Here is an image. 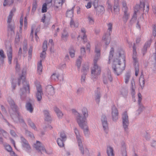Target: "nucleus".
Wrapping results in <instances>:
<instances>
[{
    "label": "nucleus",
    "mask_w": 156,
    "mask_h": 156,
    "mask_svg": "<svg viewBox=\"0 0 156 156\" xmlns=\"http://www.w3.org/2000/svg\"><path fill=\"white\" fill-rule=\"evenodd\" d=\"M114 50L111 48L108 57V64H112L114 73L117 75L121 74L126 68L125 56L124 51L120 49L116 53L113 58Z\"/></svg>",
    "instance_id": "nucleus-1"
},
{
    "label": "nucleus",
    "mask_w": 156,
    "mask_h": 156,
    "mask_svg": "<svg viewBox=\"0 0 156 156\" xmlns=\"http://www.w3.org/2000/svg\"><path fill=\"white\" fill-rule=\"evenodd\" d=\"M72 112L77 116L76 120L77 123L80 127L83 130L85 135L87 136L88 134L89 129L87 120V118L88 116V113L86 108L83 107L82 109V113L83 115L82 117L74 109L72 110Z\"/></svg>",
    "instance_id": "nucleus-2"
},
{
    "label": "nucleus",
    "mask_w": 156,
    "mask_h": 156,
    "mask_svg": "<svg viewBox=\"0 0 156 156\" xmlns=\"http://www.w3.org/2000/svg\"><path fill=\"white\" fill-rule=\"evenodd\" d=\"M101 44L98 43L95 46V55L94 59V65L91 68V76L93 78H96L101 73V69L97 64L98 61L100 58V48Z\"/></svg>",
    "instance_id": "nucleus-3"
},
{
    "label": "nucleus",
    "mask_w": 156,
    "mask_h": 156,
    "mask_svg": "<svg viewBox=\"0 0 156 156\" xmlns=\"http://www.w3.org/2000/svg\"><path fill=\"white\" fill-rule=\"evenodd\" d=\"M27 69L24 68L22 71V74L20 76L18 79V84L20 85L22 82L23 85V88L20 91L22 94L30 93L29 85L26 80L25 77L26 74Z\"/></svg>",
    "instance_id": "nucleus-4"
},
{
    "label": "nucleus",
    "mask_w": 156,
    "mask_h": 156,
    "mask_svg": "<svg viewBox=\"0 0 156 156\" xmlns=\"http://www.w3.org/2000/svg\"><path fill=\"white\" fill-rule=\"evenodd\" d=\"M133 48V65H134L135 70V75L137 76L138 75L139 72V64L137 59L136 48L135 46H134Z\"/></svg>",
    "instance_id": "nucleus-5"
},
{
    "label": "nucleus",
    "mask_w": 156,
    "mask_h": 156,
    "mask_svg": "<svg viewBox=\"0 0 156 156\" xmlns=\"http://www.w3.org/2000/svg\"><path fill=\"white\" fill-rule=\"evenodd\" d=\"M107 26L109 32L107 34L104 35L102 38V41L106 45L108 44L110 41V36L112 32V24L111 23H109L108 24Z\"/></svg>",
    "instance_id": "nucleus-6"
},
{
    "label": "nucleus",
    "mask_w": 156,
    "mask_h": 156,
    "mask_svg": "<svg viewBox=\"0 0 156 156\" xmlns=\"http://www.w3.org/2000/svg\"><path fill=\"white\" fill-rule=\"evenodd\" d=\"M74 132L75 133L77 141L78 143V146L79 147V149L81 151V153L82 154H84V151L83 148V147L82 142L80 139V136L79 132L76 128H75L74 129Z\"/></svg>",
    "instance_id": "nucleus-7"
},
{
    "label": "nucleus",
    "mask_w": 156,
    "mask_h": 156,
    "mask_svg": "<svg viewBox=\"0 0 156 156\" xmlns=\"http://www.w3.org/2000/svg\"><path fill=\"white\" fill-rule=\"evenodd\" d=\"M34 147L41 154L47 153L44 145L39 141H37L36 143L34 144Z\"/></svg>",
    "instance_id": "nucleus-8"
},
{
    "label": "nucleus",
    "mask_w": 156,
    "mask_h": 156,
    "mask_svg": "<svg viewBox=\"0 0 156 156\" xmlns=\"http://www.w3.org/2000/svg\"><path fill=\"white\" fill-rule=\"evenodd\" d=\"M13 16V14L12 12H10L9 15L8 17V19L7 20V23L8 24V30L9 31H10L12 33H14V30L15 28L14 23L11 25V23L12 20V18Z\"/></svg>",
    "instance_id": "nucleus-9"
},
{
    "label": "nucleus",
    "mask_w": 156,
    "mask_h": 156,
    "mask_svg": "<svg viewBox=\"0 0 156 156\" xmlns=\"http://www.w3.org/2000/svg\"><path fill=\"white\" fill-rule=\"evenodd\" d=\"M81 33H82L83 37L82 38V39L83 40L84 44H85L86 46L87 50L88 51L89 53L90 52V44L88 42H87V36L85 35L86 31L84 28H82L81 29Z\"/></svg>",
    "instance_id": "nucleus-10"
},
{
    "label": "nucleus",
    "mask_w": 156,
    "mask_h": 156,
    "mask_svg": "<svg viewBox=\"0 0 156 156\" xmlns=\"http://www.w3.org/2000/svg\"><path fill=\"white\" fill-rule=\"evenodd\" d=\"M123 127L125 130L128 129V126L129 125V121L128 116L126 112H125L122 115V117Z\"/></svg>",
    "instance_id": "nucleus-11"
},
{
    "label": "nucleus",
    "mask_w": 156,
    "mask_h": 156,
    "mask_svg": "<svg viewBox=\"0 0 156 156\" xmlns=\"http://www.w3.org/2000/svg\"><path fill=\"white\" fill-rule=\"evenodd\" d=\"M112 119L114 121L118 119V113L117 109L115 106H113L112 107Z\"/></svg>",
    "instance_id": "nucleus-12"
},
{
    "label": "nucleus",
    "mask_w": 156,
    "mask_h": 156,
    "mask_svg": "<svg viewBox=\"0 0 156 156\" xmlns=\"http://www.w3.org/2000/svg\"><path fill=\"white\" fill-rule=\"evenodd\" d=\"M101 121L104 130L107 133L108 131V127L106 117L104 115L102 116L101 118Z\"/></svg>",
    "instance_id": "nucleus-13"
},
{
    "label": "nucleus",
    "mask_w": 156,
    "mask_h": 156,
    "mask_svg": "<svg viewBox=\"0 0 156 156\" xmlns=\"http://www.w3.org/2000/svg\"><path fill=\"white\" fill-rule=\"evenodd\" d=\"M47 41H44V42L43 45V50L42 52L41 53L40 56V58H42V59L45 58V55L46 54L45 51H46L47 48Z\"/></svg>",
    "instance_id": "nucleus-14"
},
{
    "label": "nucleus",
    "mask_w": 156,
    "mask_h": 156,
    "mask_svg": "<svg viewBox=\"0 0 156 156\" xmlns=\"http://www.w3.org/2000/svg\"><path fill=\"white\" fill-rule=\"evenodd\" d=\"M37 92L36 94V97L37 100L40 101L42 98L41 96V93H42L41 88L40 84H38L37 86Z\"/></svg>",
    "instance_id": "nucleus-15"
},
{
    "label": "nucleus",
    "mask_w": 156,
    "mask_h": 156,
    "mask_svg": "<svg viewBox=\"0 0 156 156\" xmlns=\"http://www.w3.org/2000/svg\"><path fill=\"white\" fill-rule=\"evenodd\" d=\"M9 104H11L12 108V110H9L10 112L11 113H12V111H13L14 114H15L16 115V114H18L17 112V106L14 103V102L13 100H11L10 102H9Z\"/></svg>",
    "instance_id": "nucleus-16"
},
{
    "label": "nucleus",
    "mask_w": 156,
    "mask_h": 156,
    "mask_svg": "<svg viewBox=\"0 0 156 156\" xmlns=\"http://www.w3.org/2000/svg\"><path fill=\"white\" fill-rule=\"evenodd\" d=\"M7 54L8 58V62L9 64H11L12 58V49L11 46L8 48Z\"/></svg>",
    "instance_id": "nucleus-17"
},
{
    "label": "nucleus",
    "mask_w": 156,
    "mask_h": 156,
    "mask_svg": "<svg viewBox=\"0 0 156 156\" xmlns=\"http://www.w3.org/2000/svg\"><path fill=\"white\" fill-rule=\"evenodd\" d=\"M151 42V40H150L145 44L144 48L142 50L143 55L146 53L147 51V48L150 47Z\"/></svg>",
    "instance_id": "nucleus-18"
},
{
    "label": "nucleus",
    "mask_w": 156,
    "mask_h": 156,
    "mask_svg": "<svg viewBox=\"0 0 156 156\" xmlns=\"http://www.w3.org/2000/svg\"><path fill=\"white\" fill-rule=\"evenodd\" d=\"M65 0H55L54 5L56 8L62 6Z\"/></svg>",
    "instance_id": "nucleus-19"
},
{
    "label": "nucleus",
    "mask_w": 156,
    "mask_h": 156,
    "mask_svg": "<svg viewBox=\"0 0 156 156\" xmlns=\"http://www.w3.org/2000/svg\"><path fill=\"white\" fill-rule=\"evenodd\" d=\"M41 59L40 61L38 63L37 67V72L39 74H41L42 72V61L43 60V59H42V58H41Z\"/></svg>",
    "instance_id": "nucleus-20"
},
{
    "label": "nucleus",
    "mask_w": 156,
    "mask_h": 156,
    "mask_svg": "<svg viewBox=\"0 0 156 156\" xmlns=\"http://www.w3.org/2000/svg\"><path fill=\"white\" fill-rule=\"evenodd\" d=\"M21 138L23 146L28 150L30 149V147L27 140L23 137H21Z\"/></svg>",
    "instance_id": "nucleus-21"
},
{
    "label": "nucleus",
    "mask_w": 156,
    "mask_h": 156,
    "mask_svg": "<svg viewBox=\"0 0 156 156\" xmlns=\"http://www.w3.org/2000/svg\"><path fill=\"white\" fill-rule=\"evenodd\" d=\"M88 70L89 67L88 66H87L85 68H84V67H83V69H82V72L83 73H84V75H83L81 76V81L82 82H85V76L84 74V73H86Z\"/></svg>",
    "instance_id": "nucleus-22"
},
{
    "label": "nucleus",
    "mask_w": 156,
    "mask_h": 156,
    "mask_svg": "<svg viewBox=\"0 0 156 156\" xmlns=\"http://www.w3.org/2000/svg\"><path fill=\"white\" fill-rule=\"evenodd\" d=\"M114 10L115 12H119V7L118 0H114Z\"/></svg>",
    "instance_id": "nucleus-23"
},
{
    "label": "nucleus",
    "mask_w": 156,
    "mask_h": 156,
    "mask_svg": "<svg viewBox=\"0 0 156 156\" xmlns=\"http://www.w3.org/2000/svg\"><path fill=\"white\" fill-rule=\"evenodd\" d=\"M127 11L128 10L123 11L124 15L123 17V19L124 22H126L129 17V14Z\"/></svg>",
    "instance_id": "nucleus-24"
},
{
    "label": "nucleus",
    "mask_w": 156,
    "mask_h": 156,
    "mask_svg": "<svg viewBox=\"0 0 156 156\" xmlns=\"http://www.w3.org/2000/svg\"><path fill=\"white\" fill-rule=\"evenodd\" d=\"M107 152L108 156H114L113 149L111 147H107Z\"/></svg>",
    "instance_id": "nucleus-25"
},
{
    "label": "nucleus",
    "mask_w": 156,
    "mask_h": 156,
    "mask_svg": "<svg viewBox=\"0 0 156 156\" xmlns=\"http://www.w3.org/2000/svg\"><path fill=\"white\" fill-rule=\"evenodd\" d=\"M122 154L123 156H127L126 152V145L125 143H123L121 147Z\"/></svg>",
    "instance_id": "nucleus-26"
},
{
    "label": "nucleus",
    "mask_w": 156,
    "mask_h": 156,
    "mask_svg": "<svg viewBox=\"0 0 156 156\" xmlns=\"http://www.w3.org/2000/svg\"><path fill=\"white\" fill-rule=\"evenodd\" d=\"M139 83L142 89L143 88L144 85L145 81L144 79L143 76L141 75L140 76L139 79Z\"/></svg>",
    "instance_id": "nucleus-27"
},
{
    "label": "nucleus",
    "mask_w": 156,
    "mask_h": 156,
    "mask_svg": "<svg viewBox=\"0 0 156 156\" xmlns=\"http://www.w3.org/2000/svg\"><path fill=\"white\" fill-rule=\"evenodd\" d=\"M79 23L78 22H74L72 19L71 20L70 23V27L74 28H76L78 27Z\"/></svg>",
    "instance_id": "nucleus-28"
},
{
    "label": "nucleus",
    "mask_w": 156,
    "mask_h": 156,
    "mask_svg": "<svg viewBox=\"0 0 156 156\" xmlns=\"http://www.w3.org/2000/svg\"><path fill=\"white\" fill-rule=\"evenodd\" d=\"M54 111L55 112L56 114L57 115L58 117L59 118H61L63 116V114L62 112L60 111L56 107L55 108Z\"/></svg>",
    "instance_id": "nucleus-29"
},
{
    "label": "nucleus",
    "mask_w": 156,
    "mask_h": 156,
    "mask_svg": "<svg viewBox=\"0 0 156 156\" xmlns=\"http://www.w3.org/2000/svg\"><path fill=\"white\" fill-rule=\"evenodd\" d=\"M89 23L90 24H93L94 22V19L93 17L91 15H89L87 17Z\"/></svg>",
    "instance_id": "nucleus-30"
},
{
    "label": "nucleus",
    "mask_w": 156,
    "mask_h": 156,
    "mask_svg": "<svg viewBox=\"0 0 156 156\" xmlns=\"http://www.w3.org/2000/svg\"><path fill=\"white\" fill-rule=\"evenodd\" d=\"M13 0H5L3 5L4 6L7 5H10L13 4Z\"/></svg>",
    "instance_id": "nucleus-31"
},
{
    "label": "nucleus",
    "mask_w": 156,
    "mask_h": 156,
    "mask_svg": "<svg viewBox=\"0 0 156 156\" xmlns=\"http://www.w3.org/2000/svg\"><path fill=\"white\" fill-rule=\"evenodd\" d=\"M66 16L68 17L72 18L73 17V10L71 9L67 11L66 13Z\"/></svg>",
    "instance_id": "nucleus-32"
},
{
    "label": "nucleus",
    "mask_w": 156,
    "mask_h": 156,
    "mask_svg": "<svg viewBox=\"0 0 156 156\" xmlns=\"http://www.w3.org/2000/svg\"><path fill=\"white\" fill-rule=\"evenodd\" d=\"M44 113L45 117V120L47 121H50L51 120V118L48 115V112L47 111H44Z\"/></svg>",
    "instance_id": "nucleus-33"
},
{
    "label": "nucleus",
    "mask_w": 156,
    "mask_h": 156,
    "mask_svg": "<svg viewBox=\"0 0 156 156\" xmlns=\"http://www.w3.org/2000/svg\"><path fill=\"white\" fill-rule=\"evenodd\" d=\"M64 141L65 140L62 139L58 138L57 142L58 145L61 147L64 146V144L63 143Z\"/></svg>",
    "instance_id": "nucleus-34"
},
{
    "label": "nucleus",
    "mask_w": 156,
    "mask_h": 156,
    "mask_svg": "<svg viewBox=\"0 0 156 156\" xmlns=\"http://www.w3.org/2000/svg\"><path fill=\"white\" fill-rule=\"evenodd\" d=\"M75 51L74 49L72 48H70L69 49V53L70 56L71 58H73L75 57Z\"/></svg>",
    "instance_id": "nucleus-35"
},
{
    "label": "nucleus",
    "mask_w": 156,
    "mask_h": 156,
    "mask_svg": "<svg viewBox=\"0 0 156 156\" xmlns=\"http://www.w3.org/2000/svg\"><path fill=\"white\" fill-rule=\"evenodd\" d=\"M26 107L27 110L31 112H32L33 109L31 104L30 103H27Z\"/></svg>",
    "instance_id": "nucleus-36"
},
{
    "label": "nucleus",
    "mask_w": 156,
    "mask_h": 156,
    "mask_svg": "<svg viewBox=\"0 0 156 156\" xmlns=\"http://www.w3.org/2000/svg\"><path fill=\"white\" fill-rule=\"evenodd\" d=\"M47 4L46 3H44L42 5L41 9V12L42 13L45 12L47 11Z\"/></svg>",
    "instance_id": "nucleus-37"
},
{
    "label": "nucleus",
    "mask_w": 156,
    "mask_h": 156,
    "mask_svg": "<svg viewBox=\"0 0 156 156\" xmlns=\"http://www.w3.org/2000/svg\"><path fill=\"white\" fill-rule=\"evenodd\" d=\"M130 77V74L129 73H127L125 75V82L126 83H127L129 81Z\"/></svg>",
    "instance_id": "nucleus-38"
},
{
    "label": "nucleus",
    "mask_w": 156,
    "mask_h": 156,
    "mask_svg": "<svg viewBox=\"0 0 156 156\" xmlns=\"http://www.w3.org/2000/svg\"><path fill=\"white\" fill-rule=\"evenodd\" d=\"M131 85L132 86V93L133 95H134L135 94V83L134 82L133 80H132L131 81Z\"/></svg>",
    "instance_id": "nucleus-39"
},
{
    "label": "nucleus",
    "mask_w": 156,
    "mask_h": 156,
    "mask_svg": "<svg viewBox=\"0 0 156 156\" xmlns=\"http://www.w3.org/2000/svg\"><path fill=\"white\" fill-rule=\"evenodd\" d=\"M81 60L82 58L81 57L79 56L76 62V66L79 69L80 68L81 64Z\"/></svg>",
    "instance_id": "nucleus-40"
},
{
    "label": "nucleus",
    "mask_w": 156,
    "mask_h": 156,
    "mask_svg": "<svg viewBox=\"0 0 156 156\" xmlns=\"http://www.w3.org/2000/svg\"><path fill=\"white\" fill-rule=\"evenodd\" d=\"M97 10L100 13L103 12L105 10L104 7L101 5L98 6Z\"/></svg>",
    "instance_id": "nucleus-41"
},
{
    "label": "nucleus",
    "mask_w": 156,
    "mask_h": 156,
    "mask_svg": "<svg viewBox=\"0 0 156 156\" xmlns=\"http://www.w3.org/2000/svg\"><path fill=\"white\" fill-rule=\"evenodd\" d=\"M23 15H22L21 16V17L20 18V31L21 32L22 30V27L23 25Z\"/></svg>",
    "instance_id": "nucleus-42"
},
{
    "label": "nucleus",
    "mask_w": 156,
    "mask_h": 156,
    "mask_svg": "<svg viewBox=\"0 0 156 156\" xmlns=\"http://www.w3.org/2000/svg\"><path fill=\"white\" fill-rule=\"evenodd\" d=\"M68 33L65 31H64V33L62 34V38L63 40H66L68 37Z\"/></svg>",
    "instance_id": "nucleus-43"
},
{
    "label": "nucleus",
    "mask_w": 156,
    "mask_h": 156,
    "mask_svg": "<svg viewBox=\"0 0 156 156\" xmlns=\"http://www.w3.org/2000/svg\"><path fill=\"white\" fill-rule=\"evenodd\" d=\"M1 133L2 134L3 136L5 138H7L9 136V134L4 130L1 129L0 130Z\"/></svg>",
    "instance_id": "nucleus-44"
},
{
    "label": "nucleus",
    "mask_w": 156,
    "mask_h": 156,
    "mask_svg": "<svg viewBox=\"0 0 156 156\" xmlns=\"http://www.w3.org/2000/svg\"><path fill=\"white\" fill-rule=\"evenodd\" d=\"M28 122L29 125L31 127V128L34 129H35L36 127L34 124L30 120H28Z\"/></svg>",
    "instance_id": "nucleus-45"
},
{
    "label": "nucleus",
    "mask_w": 156,
    "mask_h": 156,
    "mask_svg": "<svg viewBox=\"0 0 156 156\" xmlns=\"http://www.w3.org/2000/svg\"><path fill=\"white\" fill-rule=\"evenodd\" d=\"M58 75L56 73H53L51 76V78L52 80H55L58 79Z\"/></svg>",
    "instance_id": "nucleus-46"
},
{
    "label": "nucleus",
    "mask_w": 156,
    "mask_h": 156,
    "mask_svg": "<svg viewBox=\"0 0 156 156\" xmlns=\"http://www.w3.org/2000/svg\"><path fill=\"white\" fill-rule=\"evenodd\" d=\"M98 0H94L92 3L95 9H96L98 6Z\"/></svg>",
    "instance_id": "nucleus-47"
},
{
    "label": "nucleus",
    "mask_w": 156,
    "mask_h": 156,
    "mask_svg": "<svg viewBox=\"0 0 156 156\" xmlns=\"http://www.w3.org/2000/svg\"><path fill=\"white\" fill-rule=\"evenodd\" d=\"M60 136L62 140H66V137L64 132H62L60 134Z\"/></svg>",
    "instance_id": "nucleus-48"
},
{
    "label": "nucleus",
    "mask_w": 156,
    "mask_h": 156,
    "mask_svg": "<svg viewBox=\"0 0 156 156\" xmlns=\"http://www.w3.org/2000/svg\"><path fill=\"white\" fill-rule=\"evenodd\" d=\"M4 147L5 149L8 151L10 152L11 151L12 148L10 145L8 144H6L5 145Z\"/></svg>",
    "instance_id": "nucleus-49"
},
{
    "label": "nucleus",
    "mask_w": 156,
    "mask_h": 156,
    "mask_svg": "<svg viewBox=\"0 0 156 156\" xmlns=\"http://www.w3.org/2000/svg\"><path fill=\"white\" fill-rule=\"evenodd\" d=\"M0 56L2 58V61H3V59L5 58V56L4 54L3 51L2 50H0Z\"/></svg>",
    "instance_id": "nucleus-50"
},
{
    "label": "nucleus",
    "mask_w": 156,
    "mask_h": 156,
    "mask_svg": "<svg viewBox=\"0 0 156 156\" xmlns=\"http://www.w3.org/2000/svg\"><path fill=\"white\" fill-rule=\"evenodd\" d=\"M37 7V4L36 2L34 3L33 5V7L32 8V11L33 12H34Z\"/></svg>",
    "instance_id": "nucleus-51"
},
{
    "label": "nucleus",
    "mask_w": 156,
    "mask_h": 156,
    "mask_svg": "<svg viewBox=\"0 0 156 156\" xmlns=\"http://www.w3.org/2000/svg\"><path fill=\"white\" fill-rule=\"evenodd\" d=\"M122 6H123V11L128 10V8L126 6V4L125 2H123L122 3Z\"/></svg>",
    "instance_id": "nucleus-52"
},
{
    "label": "nucleus",
    "mask_w": 156,
    "mask_h": 156,
    "mask_svg": "<svg viewBox=\"0 0 156 156\" xmlns=\"http://www.w3.org/2000/svg\"><path fill=\"white\" fill-rule=\"evenodd\" d=\"M92 3L90 2H88L86 5H85V7L87 9L90 8L91 7Z\"/></svg>",
    "instance_id": "nucleus-53"
},
{
    "label": "nucleus",
    "mask_w": 156,
    "mask_h": 156,
    "mask_svg": "<svg viewBox=\"0 0 156 156\" xmlns=\"http://www.w3.org/2000/svg\"><path fill=\"white\" fill-rule=\"evenodd\" d=\"M138 102L139 104L140 105V104L141 101L142 100V96L141 94L140 93H139L138 94Z\"/></svg>",
    "instance_id": "nucleus-54"
},
{
    "label": "nucleus",
    "mask_w": 156,
    "mask_h": 156,
    "mask_svg": "<svg viewBox=\"0 0 156 156\" xmlns=\"http://www.w3.org/2000/svg\"><path fill=\"white\" fill-rule=\"evenodd\" d=\"M80 51L81 55H84L85 53V48L83 47L81 48H80Z\"/></svg>",
    "instance_id": "nucleus-55"
},
{
    "label": "nucleus",
    "mask_w": 156,
    "mask_h": 156,
    "mask_svg": "<svg viewBox=\"0 0 156 156\" xmlns=\"http://www.w3.org/2000/svg\"><path fill=\"white\" fill-rule=\"evenodd\" d=\"M10 133L11 135L13 137H16V134L14 132V131L13 130H11L10 131Z\"/></svg>",
    "instance_id": "nucleus-56"
},
{
    "label": "nucleus",
    "mask_w": 156,
    "mask_h": 156,
    "mask_svg": "<svg viewBox=\"0 0 156 156\" xmlns=\"http://www.w3.org/2000/svg\"><path fill=\"white\" fill-rule=\"evenodd\" d=\"M16 69L17 71H18V70H19V68H20V66L17 63V59H16Z\"/></svg>",
    "instance_id": "nucleus-57"
},
{
    "label": "nucleus",
    "mask_w": 156,
    "mask_h": 156,
    "mask_svg": "<svg viewBox=\"0 0 156 156\" xmlns=\"http://www.w3.org/2000/svg\"><path fill=\"white\" fill-rule=\"evenodd\" d=\"M24 28L26 29L27 26V20L26 17H25L24 19Z\"/></svg>",
    "instance_id": "nucleus-58"
},
{
    "label": "nucleus",
    "mask_w": 156,
    "mask_h": 156,
    "mask_svg": "<svg viewBox=\"0 0 156 156\" xmlns=\"http://www.w3.org/2000/svg\"><path fill=\"white\" fill-rule=\"evenodd\" d=\"M50 44L51 47H53L54 44L52 40V39H50L49 41V44L50 45Z\"/></svg>",
    "instance_id": "nucleus-59"
},
{
    "label": "nucleus",
    "mask_w": 156,
    "mask_h": 156,
    "mask_svg": "<svg viewBox=\"0 0 156 156\" xmlns=\"http://www.w3.org/2000/svg\"><path fill=\"white\" fill-rule=\"evenodd\" d=\"M32 49H33L32 47H30V48H29V50L28 52H29V55H31L32 52Z\"/></svg>",
    "instance_id": "nucleus-60"
},
{
    "label": "nucleus",
    "mask_w": 156,
    "mask_h": 156,
    "mask_svg": "<svg viewBox=\"0 0 156 156\" xmlns=\"http://www.w3.org/2000/svg\"><path fill=\"white\" fill-rule=\"evenodd\" d=\"M100 97V94H97L96 95V100L97 101H99L98 100L99 99Z\"/></svg>",
    "instance_id": "nucleus-61"
},
{
    "label": "nucleus",
    "mask_w": 156,
    "mask_h": 156,
    "mask_svg": "<svg viewBox=\"0 0 156 156\" xmlns=\"http://www.w3.org/2000/svg\"><path fill=\"white\" fill-rule=\"evenodd\" d=\"M108 9H110L112 11V5H110L109 3H108Z\"/></svg>",
    "instance_id": "nucleus-62"
},
{
    "label": "nucleus",
    "mask_w": 156,
    "mask_h": 156,
    "mask_svg": "<svg viewBox=\"0 0 156 156\" xmlns=\"http://www.w3.org/2000/svg\"><path fill=\"white\" fill-rule=\"evenodd\" d=\"M45 15L44 14V15L42 17V18L41 19V21L43 23H44L45 21Z\"/></svg>",
    "instance_id": "nucleus-63"
},
{
    "label": "nucleus",
    "mask_w": 156,
    "mask_h": 156,
    "mask_svg": "<svg viewBox=\"0 0 156 156\" xmlns=\"http://www.w3.org/2000/svg\"><path fill=\"white\" fill-rule=\"evenodd\" d=\"M52 1V0H46V2L45 3H46L47 4V5L49 3H51Z\"/></svg>",
    "instance_id": "nucleus-64"
}]
</instances>
